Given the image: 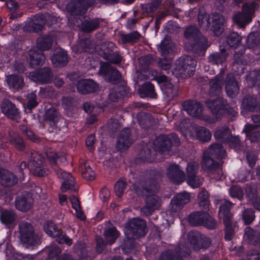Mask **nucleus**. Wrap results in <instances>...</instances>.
Masks as SVG:
<instances>
[{
	"instance_id": "8",
	"label": "nucleus",
	"mask_w": 260,
	"mask_h": 260,
	"mask_svg": "<svg viewBox=\"0 0 260 260\" xmlns=\"http://www.w3.org/2000/svg\"><path fill=\"white\" fill-rule=\"evenodd\" d=\"M180 144L179 138L174 134L169 136L160 135L156 138L154 142L155 148L162 152L169 150L172 146H178Z\"/></svg>"
},
{
	"instance_id": "2",
	"label": "nucleus",
	"mask_w": 260,
	"mask_h": 260,
	"mask_svg": "<svg viewBox=\"0 0 260 260\" xmlns=\"http://www.w3.org/2000/svg\"><path fill=\"white\" fill-rule=\"evenodd\" d=\"M18 238L25 247L29 248L41 244V236L35 232L31 223L21 221L18 223Z\"/></svg>"
},
{
	"instance_id": "15",
	"label": "nucleus",
	"mask_w": 260,
	"mask_h": 260,
	"mask_svg": "<svg viewBox=\"0 0 260 260\" xmlns=\"http://www.w3.org/2000/svg\"><path fill=\"white\" fill-rule=\"evenodd\" d=\"M224 22L223 16L218 13H212L208 17L207 24L209 28L215 35H220L222 31V26Z\"/></svg>"
},
{
	"instance_id": "57",
	"label": "nucleus",
	"mask_w": 260,
	"mask_h": 260,
	"mask_svg": "<svg viewBox=\"0 0 260 260\" xmlns=\"http://www.w3.org/2000/svg\"><path fill=\"white\" fill-rule=\"evenodd\" d=\"M162 0H151L150 3L145 6L144 9L149 13H153L160 7Z\"/></svg>"
},
{
	"instance_id": "20",
	"label": "nucleus",
	"mask_w": 260,
	"mask_h": 260,
	"mask_svg": "<svg viewBox=\"0 0 260 260\" xmlns=\"http://www.w3.org/2000/svg\"><path fill=\"white\" fill-rule=\"evenodd\" d=\"M52 76L51 70L48 68H43L38 71L30 72L29 75L32 81L42 83H49Z\"/></svg>"
},
{
	"instance_id": "34",
	"label": "nucleus",
	"mask_w": 260,
	"mask_h": 260,
	"mask_svg": "<svg viewBox=\"0 0 260 260\" xmlns=\"http://www.w3.org/2000/svg\"><path fill=\"white\" fill-rule=\"evenodd\" d=\"M225 89L229 96L233 97L239 92V87L237 82L232 74H229L226 76Z\"/></svg>"
},
{
	"instance_id": "38",
	"label": "nucleus",
	"mask_w": 260,
	"mask_h": 260,
	"mask_svg": "<svg viewBox=\"0 0 260 260\" xmlns=\"http://www.w3.org/2000/svg\"><path fill=\"white\" fill-rule=\"evenodd\" d=\"M101 22L100 18L86 20L81 23V28L83 31L90 32L98 28Z\"/></svg>"
},
{
	"instance_id": "51",
	"label": "nucleus",
	"mask_w": 260,
	"mask_h": 260,
	"mask_svg": "<svg viewBox=\"0 0 260 260\" xmlns=\"http://www.w3.org/2000/svg\"><path fill=\"white\" fill-rule=\"evenodd\" d=\"M198 199L200 207L203 210H209V202L208 192L203 189L199 192Z\"/></svg>"
},
{
	"instance_id": "11",
	"label": "nucleus",
	"mask_w": 260,
	"mask_h": 260,
	"mask_svg": "<svg viewBox=\"0 0 260 260\" xmlns=\"http://www.w3.org/2000/svg\"><path fill=\"white\" fill-rule=\"evenodd\" d=\"M99 73L107 82L113 83L117 82L121 78L119 72L107 62L101 63Z\"/></svg>"
},
{
	"instance_id": "41",
	"label": "nucleus",
	"mask_w": 260,
	"mask_h": 260,
	"mask_svg": "<svg viewBox=\"0 0 260 260\" xmlns=\"http://www.w3.org/2000/svg\"><path fill=\"white\" fill-rule=\"evenodd\" d=\"M245 238L251 244L260 247V234L250 227L245 229Z\"/></svg>"
},
{
	"instance_id": "47",
	"label": "nucleus",
	"mask_w": 260,
	"mask_h": 260,
	"mask_svg": "<svg viewBox=\"0 0 260 260\" xmlns=\"http://www.w3.org/2000/svg\"><path fill=\"white\" fill-rule=\"evenodd\" d=\"M241 38L237 32H232L230 34L226 39L225 44L224 47L226 50L229 48L237 47L241 42Z\"/></svg>"
},
{
	"instance_id": "21",
	"label": "nucleus",
	"mask_w": 260,
	"mask_h": 260,
	"mask_svg": "<svg viewBox=\"0 0 260 260\" xmlns=\"http://www.w3.org/2000/svg\"><path fill=\"white\" fill-rule=\"evenodd\" d=\"M167 176L174 183H181L185 180L184 172L177 165H170L167 169Z\"/></svg>"
},
{
	"instance_id": "31",
	"label": "nucleus",
	"mask_w": 260,
	"mask_h": 260,
	"mask_svg": "<svg viewBox=\"0 0 260 260\" xmlns=\"http://www.w3.org/2000/svg\"><path fill=\"white\" fill-rule=\"evenodd\" d=\"M2 112L11 119H15L19 114L18 109L8 100H4L2 104Z\"/></svg>"
},
{
	"instance_id": "30",
	"label": "nucleus",
	"mask_w": 260,
	"mask_h": 260,
	"mask_svg": "<svg viewBox=\"0 0 260 260\" xmlns=\"http://www.w3.org/2000/svg\"><path fill=\"white\" fill-rule=\"evenodd\" d=\"M208 211L204 210L203 211L192 213L188 217V222L193 226L203 225L208 217Z\"/></svg>"
},
{
	"instance_id": "45",
	"label": "nucleus",
	"mask_w": 260,
	"mask_h": 260,
	"mask_svg": "<svg viewBox=\"0 0 260 260\" xmlns=\"http://www.w3.org/2000/svg\"><path fill=\"white\" fill-rule=\"evenodd\" d=\"M77 51L80 52L85 51L92 53L95 50L94 45L91 43V40L88 38L80 40L77 43Z\"/></svg>"
},
{
	"instance_id": "43",
	"label": "nucleus",
	"mask_w": 260,
	"mask_h": 260,
	"mask_svg": "<svg viewBox=\"0 0 260 260\" xmlns=\"http://www.w3.org/2000/svg\"><path fill=\"white\" fill-rule=\"evenodd\" d=\"M223 78L221 76L218 75L210 82V93L211 94H218L223 85Z\"/></svg>"
},
{
	"instance_id": "63",
	"label": "nucleus",
	"mask_w": 260,
	"mask_h": 260,
	"mask_svg": "<svg viewBox=\"0 0 260 260\" xmlns=\"http://www.w3.org/2000/svg\"><path fill=\"white\" fill-rule=\"evenodd\" d=\"M27 98L28 100L27 106L29 109H31L38 105V103L36 100L37 95L35 92H32L28 94Z\"/></svg>"
},
{
	"instance_id": "9",
	"label": "nucleus",
	"mask_w": 260,
	"mask_h": 260,
	"mask_svg": "<svg viewBox=\"0 0 260 260\" xmlns=\"http://www.w3.org/2000/svg\"><path fill=\"white\" fill-rule=\"evenodd\" d=\"M44 159L37 153H32L29 161L30 171L35 176L43 177L49 173L48 169L44 168Z\"/></svg>"
},
{
	"instance_id": "10",
	"label": "nucleus",
	"mask_w": 260,
	"mask_h": 260,
	"mask_svg": "<svg viewBox=\"0 0 260 260\" xmlns=\"http://www.w3.org/2000/svg\"><path fill=\"white\" fill-rule=\"evenodd\" d=\"M155 79L158 83H164L162 90L168 101H172L178 96V87L176 85L172 84L166 76L159 75L157 76Z\"/></svg>"
},
{
	"instance_id": "39",
	"label": "nucleus",
	"mask_w": 260,
	"mask_h": 260,
	"mask_svg": "<svg viewBox=\"0 0 260 260\" xmlns=\"http://www.w3.org/2000/svg\"><path fill=\"white\" fill-rule=\"evenodd\" d=\"M231 132L228 126H223L218 128L215 132V139L220 142L227 143L231 136Z\"/></svg>"
},
{
	"instance_id": "27",
	"label": "nucleus",
	"mask_w": 260,
	"mask_h": 260,
	"mask_svg": "<svg viewBox=\"0 0 260 260\" xmlns=\"http://www.w3.org/2000/svg\"><path fill=\"white\" fill-rule=\"evenodd\" d=\"M190 194L186 192L177 194L172 200V209L174 211L180 210L182 207L190 201Z\"/></svg>"
},
{
	"instance_id": "28",
	"label": "nucleus",
	"mask_w": 260,
	"mask_h": 260,
	"mask_svg": "<svg viewBox=\"0 0 260 260\" xmlns=\"http://www.w3.org/2000/svg\"><path fill=\"white\" fill-rule=\"evenodd\" d=\"M191 136L196 137L201 141L207 142L210 140L211 134L207 128L196 125L192 128Z\"/></svg>"
},
{
	"instance_id": "12",
	"label": "nucleus",
	"mask_w": 260,
	"mask_h": 260,
	"mask_svg": "<svg viewBox=\"0 0 260 260\" xmlns=\"http://www.w3.org/2000/svg\"><path fill=\"white\" fill-rule=\"evenodd\" d=\"M207 154V153H204L202 162L203 169L208 173L217 174V176H214L216 179H221L222 172L219 164L214 161V158Z\"/></svg>"
},
{
	"instance_id": "14",
	"label": "nucleus",
	"mask_w": 260,
	"mask_h": 260,
	"mask_svg": "<svg viewBox=\"0 0 260 260\" xmlns=\"http://www.w3.org/2000/svg\"><path fill=\"white\" fill-rule=\"evenodd\" d=\"M189 252V248L179 245L174 250H169L164 252L160 260H182V257L188 255Z\"/></svg>"
},
{
	"instance_id": "1",
	"label": "nucleus",
	"mask_w": 260,
	"mask_h": 260,
	"mask_svg": "<svg viewBox=\"0 0 260 260\" xmlns=\"http://www.w3.org/2000/svg\"><path fill=\"white\" fill-rule=\"evenodd\" d=\"M46 154L52 168L56 172L58 177L64 180L61 187V191L62 192H66L68 190L76 191L77 189L75 186L74 178L71 174L61 170L57 166L56 162L58 158L56 152L50 149L46 151Z\"/></svg>"
},
{
	"instance_id": "36",
	"label": "nucleus",
	"mask_w": 260,
	"mask_h": 260,
	"mask_svg": "<svg viewBox=\"0 0 260 260\" xmlns=\"http://www.w3.org/2000/svg\"><path fill=\"white\" fill-rule=\"evenodd\" d=\"M220 52H216L211 54L209 57V61L213 64H223L226 61L228 53L226 52L225 48H221L220 46Z\"/></svg>"
},
{
	"instance_id": "40",
	"label": "nucleus",
	"mask_w": 260,
	"mask_h": 260,
	"mask_svg": "<svg viewBox=\"0 0 260 260\" xmlns=\"http://www.w3.org/2000/svg\"><path fill=\"white\" fill-rule=\"evenodd\" d=\"M7 82L9 87L15 90L22 88L24 85V80L22 76L11 75L7 77Z\"/></svg>"
},
{
	"instance_id": "42",
	"label": "nucleus",
	"mask_w": 260,
	"mask_h": 260,
	"mask_svg": "<svg viewBox=\"0 0 260 260\" xmlns=\"http://www.w3.org/2000/svg\"><path fill=\"white\" fill-rule=\"evenodd\" d=\"M52 44V38L50 36H42L37 41V48L43 52L49 50Z\"/></svg>"
},
{
	"instance_id": "53",
	"label": "nucleus",
	"mask_w": 260,
	"mask_h": 260,
	"mask_svg": "<svg viewBox=\"0 0 260 260\" xmlns=\"http://www.w3.org/2000/svg\"><path fill=\"white\" fill-rule=\"evenodd\" d=\"M70 200L72 205V207L76 211L77 216L81 219H84V216L83 215L80 202L78 199L75 196H71L70 197Z\"/></svg>"
},
{
	"instance_id": "7",
	"label": "nucleus",
	"mask_w": 260,
	"mask_h": 260,
	"mask_svg": "<svg viewBox=\"0 0 260 260\" xmlns=\"http://www.w3.org/2000/svg\"><path fill=\"white\" fill-rule=\"evenodd\" d=\"M146 224L145 221L140 218H134L131 220L126 227L125 233L127 238L137 239L144 236Z\"/></svg>"
},
{
	"instance_id": "55",
	"label": "nucleus",
	"mask_w": 260,
	"mask_h": 260,
	"mask_svg": "<svg viewBox=\"0 0 260 260\" xmlns=\"http://www.w3.org/2000/svg\"><path fill=\"white\" fill-rule=\"evenodd\" d=\"M198 23L201 28L204 29H208L209 28V25L207 24L208 18L206 16V12L203 9H200L198 11Z\"/></svg>"
},
{
	"instance_id": "22",
	"label": "nucleus",
	"mask_w": 260,
	"mask_h": 260,
	"mask_svg": "<svg viewBox=\"0 0 260 260\" xmlns=\"http://www.w3.org/2000/svg\"><path fill=\"white\" fill-rule=\"evenodd\" d=\"M145 206L142 208V212L145 215H149L160 205L159 198L155 194L148 195L145 200Z\"/></svg>"
},
{
	"instance_id": "58",
	"label": "nucleus",
	"mask_w": 260,
	"mask_h": 260,
	"mask_svg": "<svg viewBox=\"0 0 260 260\" xmlns=\"http://www.w3.org/2000/svg\"><path fill=\"white\" fill-rule=\"evenodd\" d=\"M203 182V178L199 177L197 175L187 177L188 184L193 188L199 187L202 184Z\"/></svg>"
},
{
	"instance_id": "35",
	"label": "nucleus",
	"mask_w": 260,
	"mask_h": 260,
	"mask_svg": "<svg viewBox=\"0 0 260 260\" xmlns=\"http://www.w3.org/2000/svg\"><path fill=\"white\" fill-rule=\"evenodd\" d=\"M17 178L7 170L0 169V183L6 186H12L17 183Z\"/></svg>"
},
{
	"instance_id": "19",
	"label": "nucleus",
	"mask_w": 260,
	"mask_h": 260,
	"mask_svg": "<svg viewBox=\"0 0 260 260\" xmlns=\"http://www.w3.org/2000/svg\"><path fill=\"white\" fill-rule=\"evenodd\" d=\"M95 2V0H73L70 4L71 11L75 15L84 14Z\"/></svg>"
},
{
	"instance_id": "62",
	"label": "nucleus",
	"mask_w": 260,
	"mask_h": 260,
	"mask_svg": "<svg viewBox=\"0 0 260 260\" xmlns=\"http://www.w3.org/2000/svg\"><path fill=\"white\" fill-rule=\"evenodd\" d=\"M254 217V211L252 209L245 210L243 213L242 218L246 224H250Z\"/></svg>"
},
{
	"instance_id": "61",
	"label": "nucleus",
	"mask_w": 260,
	"mask_h": 260,
	"mask_svg": "<svg viewBox=\"0 0 260 260\" xmlns=\"http://www.w3.org/2000/svg\"><path fill=\"white\" fill-rule=\"evenodd\" d=\"M20 129L22 131L23 134L25 135L30 140L36 142L39 141L38 138L30 128L24 125H21L20 126Z\"/></svg>"
},
{
	"instance_id": "56",
	"label": "nucleus",
	"mask_w": 260,
	"mask_h": 260,
	"mask_svg": "<svg viewBox=\"0 0 260 260\" xmlns=\"http://www.w3.org/2000/svg\"><path fill=\"white\" fill-rule=\"evenodd\" d=\"M140 38V35L137 31H134L127 35H123L121 40L123 43H134L137 42Z\"/></svg>"
},
{
	"instance_id": "16",
	"label": "nucleus",
	"mask_w": 260,
	"mask_h": 260,
	"mask_svg": "<svg viewBox=\"0 0 260 260\" xmlns=\"http://www.w3.org/2000/svg\"><path fill=\"white\" fill-rule=\"evenodd\" d=\"M182 109L190 116L198 118H202L203 107L200 103L191 100H187L182 104Z\"/></svg>"
},
{
	"instance_id": "13",
	"label": "nucleus",
	"mask_w": 260,
	"mask_h": 260,
	"mask_svg": "<svg viewBox=\"0 0 260 260\" xmlns=\"http://www.w3.org/2000/svg\"><path fill=\"white\" fill-rule=\"evenodd\" d=\"M188 240L192 245V248L196 250L207 248L211 244L209 238L198 232H190L188 234Z\"/></svg>"
},
{
	"instance_id": "24",
	"label": "nucleus",
	"mask_w": 260,
	"mask_h": 260,
	"mask_svg": "<svg viewBox=\"0 0 260 260\" xmlns=\"http://www.w3.org/2000/svg\"><path fill=\"white\" fill-rule=\"evenodd\" d=\"M233 204L227 200L222 201L219 210V217L222 219L226 229L231 224L232 215L230 212V209Z\"/></svg>"
},
{
	"instance_id": "3",
	"label": "nucleus",
	"mask_w": 260,
	"mask_h": 260,
	"mask_svg": "<svg viewBox=\"0 0 260 260\" xmlns=\"http://www.w3.org/2000/svg\"><path fill=\"white\" fill-rule=\"evenodd\" d=\"M184 37L188 40L194 41L192 49L196 52L204 51L209 46L207 39L201 35L199 29L194 26H190L186 29Z\"/></svg>"
},
{
	"instance_id": "44",
	"label": "nucleus",
	"mask_w": 260,
	"mask_h": 260,
	"mask_svg": "<svg viewBox=\"0 0 260 260\" xmlns=\"http://www.w3.org/2000/svg\"><path fill=\"white\" fill-rule=\"evenodd\" d=\"M175 48L174 43L169 38H165L160 43L158 47V51L162 55L165 56L167 54L171 53Z\"/></svg>"
},
{
	"instance_id": "54",
	"label": "nucleus",
	"mask_w": 260,
	"mask_h": 260,
	"mask_svg": "<svg viewBox=\"0 0 260 260\" xmlns=\"http://www.w3.org/2000/svg\"><path fill=\"white\" fill-rule=\"evenodd\" d=\"M199 169V164L195 161H190L187 164L186 171L187 177L197 175Z\"/></svg>"
},
{
	"instance_id": "32",
	"label": "nucleus",
	"mask_w": 260,
	"mask_h": 260,
	"mask_svg": "<svg viewBox=\"0 0 260 260\" xmlns=\"http://www.w3.org/2000/svg\"><path fill=\"white\" fill-rule=\"evenodd\" d=\"M97 88V85L92 80H82L79 81L77 85L79 92L86 94L94 92Z\"/></svg>"
},
{
	"instance_id": "29",
	"label": "nucleus",
	"mask_w": 260,
	"mask_h": 260,
	"mask_svg": "<svg viewBox=\"0 0 260 260\" xmlns=\"http://www.w3.org/2000/svg\"><path fill=\"white\" fill-rule=\"evenodd\" d=\"M51 61L55 67L65 65L68 62V56L66 52L60 48L55 49L51 56Z\"/></svg>"
},
{
	"instance_id": "33",
	"label": "nucleus",
	"mask_w": 260,
	"mask_h": 260,
	"mask_svg": "<svg viewBox=\"0 0 260 260\" xmlns=\"http://www.w3.org/2000/svg\"><path fill=\"white\" fill-rule=\"evenodd\" d=\"M17 216L12 210H1L0 213V220L3 224L9 227L16 224Z\"/></svg>"
},
{
	"instance_id": "17",
	"label": "nucleus",
	"mask_w": 260,
	"mask_h": 260,
	"mask_svg": "<svg viewBox=\"0 0 260 260\" xmlns=\"http://www.w3.org/2000/svg\"><path fill=\"white\" fill-rule=\"evenodd\" d=\"M44 119L45 123L53 129H59L60 124L63 123V119L60 117L58 112L54 108H50L46 111Z\"/></svg>"
},
{
	"instance_id": "6",
	"label": "nucleus",
	"mask_w": 260,
	"mask_h": 260,
	"mask_svg": "<svg viewBox=\"0 0 260 260\" xmlns=\"http://www.w3.org/2000/svg\"><path fill=\"white\" fill-rule=\"evenodd\" d=\"M196 65L197 61L194 59L187 56L176 63L174 74L183 78L189 77L193 74Z\"/></svg>"
},
{
	"instance_id": "23",
	"label": "nucleus",
	"mask_w": 260,
	"mask_h": 260,
	"mask_svg": "<svg viewBox=\"0 0 260 260\" xmlns=\"http://www.w3.org/2000/svg\"><path fill=\"white\" fill-rule=\"evenodd\" d=\"M33 199L28 192H24L17 197L15 200L16 208L21 211H26L31 207Z\"/></svg>"
},
{
	"instance_id": "4",
	"label": "nucleus",
	"mask_w": 260,
	"mask_h": 260,
	"mask_svg": "<svg viewBox=\"0 0 260 260\" xmlns=\"http://www.w3.org/2000/svg\"><path fill=\"white\" fill-rule=\"evenodd\" d=\"M206 105L211 111L213 117L204 118V119L210 123L216 122L221 114H223L224 111H228L229 107L224 100L221 97H217L213 100H208L206 102Z\"/></svg>"
},
{
	"instance_id": "60",
	"label": "nucleus",
	"mask_w": 260,
	"mask_h": 260,
	"mask_svg": "<svg viewBox=\"0 0 260 260\" xmlns=\"http://www.w3.org/2000/svg\"><path fill=\"white\" fill-rule=\"evenodd\" d=\"M62 250L57 245L52 246L49 253V260H58L59 255L61 253Z\"/></svg>"
},
{
	"instance_id": "18",
	"label": "nucleus",
	"mask_w": 260,
	"mask_h": 260,
	"mask_svg": "<svg viewBox=\"0 0 260 260\" xmlns=\"http://www.w3.org/2000/svg\"><path fill=\"white\" fill-rule=\"evenodd\" d=\"M46 23V16L43 14H38L32 17L25 28L29 32H38L43 29Z\"/></svg>"
},
{
	"instance_id": "46",
	"label": "nucleus",
	"mask_w": 260,
	"mask_h": 260,
	"mask_svg": "<svg viewBox=\"0 0 260 260\" xmlns=\"http://www.w3.org/2000/svg\"><path fill=\"white\" fill-rule=\"evenodd\" d=\"M80 169L83 177L90 180L94 179L95 173L86 161L82 160L80 161Z\"/></svg>"
},
{
	"instance_id": "64",
	"label": "nucleus",
	"mask_w": 260,
	"mask_h": 260,
	"mask_svg": "<svg viewBox=\"0 0 260 260\" xmlns=\"http://www.w3.org/2000/svg\"><path fill=\"white\" fill-rule=\"evenodd\" d=\"M104 58L113 63H119L121 60V57L117 53H113L112 54H105Z\"/></svg>"
},
{
	"instance_id": "25",
	"label": "nucleus",
	"mask_w": 260,
	"mask_h": 260,
	"mask_svg": "<svg viewBox=\"0 0 260 260\" xmlns=\"http://www.w3.org/2000/svg\"><path fill=\"white\" fill-rule=\"evenodd\" d=\"M129 135L130 129L128 128H125L120 132L116 144L118 150L124 151L132 145L133 142L129 138Z\"/></svg>"
},
{
	"instance_id": "49",
	"label": "nucleus",
	"mask_w": 260,
	"mask_h": 260,
	"mask_svg": "<svg viewBox=\"0 0 260 260\" xmlns=\"http://www.w3.org/2000/svg\"><path fill=\"white\" fill-rule=\"evenodd\" d=\"M106 243L109 244L114 243L119 236V233L114 227L110 228L104 232Z\"/></svg>"
},
{
	"instance_id": "37",
	"label": "nucleus",
	"mask_w": 260,
	"mask_h": 260,
	"mask_svg": "<svg viewBox=\"0 0 260 260\" xmlns=\"http://www.w3.org/2000/svg\"><path fill=\"white\" fill-rule=\"evenodd\" d=\"M204 153L215 158H223L225 156V151L220 144H215L210 146Z\"/></svg>"
},
{
	"instance_id": "50",
	"label": "nucleus",
	"mask_w": 260,
	"mask_h": 260,
	"mask_svg": "<svg viewBox=\"0 0 260 260\" xmlns=\"http://www.w3.org/2000/svg\"><path fill=\"white\" fill-rule=\"evenodd\" d=\"M44 230L45 233L52 237L56 238L59 234V231L55 224L51 221H47L44 224Z\"/></svg>"
},
{
	"instance_id": "59",
	"label": "nucleus",
	"mask_w": 260,
	"mask_h": 260,
	"mask_svg": "<svg viewBox=\"0 0 260 260\" xmlns=\"http://www.w3.org/2000/svg\"><path fill=\"white\" fill-rule=\"evenodd\" d=\"M126 183L122 180H118L115 184L114 190L117 195L119 197H121L123 193L126 186Z\"/></svg>"
},
{
	"instance_id": "52",
	"label": "nucleus",
	"mask_w": 260,
	"mask_h": 260,
	"mask_svg": "<svg viewBox=\"0 0 260 260\" xmlns=\"http://www.w3.org/2000/svg\"><path fill=\"white\" fill-rule=\"evenodd\" d=\"M140 93L151 98H155L156 93L154 92V87L150 83H146L139 88Z\"/></svg>"
},
{
	"instance_id": "48",
	"label": "nucleus",
	"mask_w": 260,
	"mask_h": 260,
	"mask_svg": "<svg viewBox=\"0 0 260 260\" xmlns=\"http://www.w3.org/2000/svg\"><path fill=\"white\" fill-rule=\"evenodd\" d=\"M242 106L246 110L253 111L258 108V102L255 98L248 95L243 100Z\"/></svg>"
},
{
	"instance_id": "26",
	"label": "nucleus",
	"mask_w": 260,
	"mask_h": 260,
	"mask_svg": "<svg viewBox=\"0 0 260 260\" xmlns=\"http://www.w3.org/2000/svg\"><path fill=\"white\" fill-rule=\"evenodd\" d=\"M29 64L32 68L42 65L46 59L45 55L38 48H31L29 51Z\"/></svg>"
},
{
	"instance_id": "5",
	"label": "nucleus",
	"mask_w": 260,
	"mask_h": 260,
	"mask_svg": "<svg viewBox=\"0 0 260 260\" xmlns=\"http://www.w3.org/2000/svg\"><path fill=\"white\" fill-rule=\"evenodd\" d=\"M257 4L254 2L246 3L243 5L242 12H238L233 17L234 23L240 27H244L252 20L253 14L255 12Z\"/></svg>"
}]
</instances>
